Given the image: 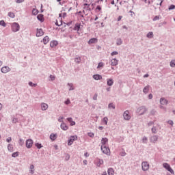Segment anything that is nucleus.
<instances>
[{
	"mask_svg": "<svg viewBox=\"0 0 175 175\" xmlns=\"http://www.w3.org/2000/svg\"><path fill=\"white\" fill-rule=\"evenodd\" d=\"M92 1L90 0H85V4H83V12H90V5H92Z\"/></svg>",
	"mask_w": 175,
	"mask_h": 175,
	"instance_id": "1",
	"label": "nucleus"
},
{
	"mask_svg": "<svg viewBox=\"0 0 175 175\" xmlns=\"http://www.w3.org/2000/svg\"><path fill=\"white\" fill-rule=\"evenodd\" d=\"M100 150H102L103 153L109 156L111 154V150H109V147H107L106 145H102L100 146Z\"/></svg>",
	"mask_w": 175,
	"mask_h": 175,
	"instance_id": "2",
	"label": "nucleus"
},
{
	"mask_svg": "<svg viewBox=\"0 0 175 175\" xmlns=\"http://www.w3.org/2000/svg\"><path fill=\"white\" fill-rule=\"evenodd\" d=\"M20 29V26L19 24L17 23H12V24H11V30L13 32H17Z\"/></svg>",
	"mask_w": 175,
	"mask_h": 175,
	"instance_id": "3",
	"label": "nucleus"
},
{
	"mask_svg": "<svg viewBox=\"0 0 175 175\" xmlns=\"http://www.w3.org/2000/svg\"><path fill=\"white\" fill-rule=\"evenodd\" d=\"M163 166L164 169L167 170L170 173L172 174H174V171L172 170V167H170V165L168 164L167 163H163Z\"/></svg>",
	"mask_w": 175,
	"mask_h": 175,
	"instance_id": "4",
	"label": "nucleus"
},
{
	"mask_svg": "<svg viewBox=\"0 0 175 175\" xmlns=\"http://www.w3.org/2000/svg\"><path fill=\"white\" fill-rule=\"evenodd\" d=\"M142 167L143 172H147L149 170V163L147 161H143L142 163Z\"/></svg>",
	"mask_w": 175,
	"mask_h": 175,
	"instance_id": "5",
	"label": "nucleus"
},
{
	"mask_svg": "<svg viewBox=\"0 0 175 175\" xmlns=\"http://www.w3.org/2000/svg\"><path fill=\"white\" fill-rule=\"evenodd\" d=\"M77 139H78V137L76 135L70 137L68 142V146H71L72 144H73L74 142L77 141Z\"/></svg>",
	"mask_w": 175,
	"mask_h": 175,
	"instance_id": "6",
	"label": "nucleus"
},
{
	"mask_svg": "<svg viewBox=\"0 0 175 175\" xmlns=\"http://www.w3.org/2000/svg\"><path fill=\"white\" fill-rule=\"evenodd\" d=\"M147 111V108L146 107L142 106L138 108L137 113H139V115L145 114Z\"/></svg>",
	"mask_w": 175,
	"mask_h": 175,
	"instance_id": "7",
	"label": "nucleus"
},
{
	"mask_svg": "<svg viewBox=\"0 0 175 175\" xmlns=\"http://www.w3.org/2000/svg\"><path fill=\"white\" fill-rule=\"evenodd\" d=\"M123 118L124 120H125L126 121H129L131 120V115L129 111H125V112H124Z\"/></svg>",
	"mask_w": 175,
	"mask_h": 175,
	"instance_id": "8",
	"label": "nucleus"
},
{
	"mask_svg": "<svg viewBox=\"0 0 175 175\" xmlns=\"http://www.w3.org/2000/svg\"><path fill=\"white\" fill-rule=\"evenodd\" d=\"M103 163H104L103 160H101L100 159H96L94 161V164L97 167H100L102 165H103Z\"/></svg>",
	"mask_w": 175,
	"mask_h": 175,
	"instance_id": "9",
	"label": "nucleus"
},
{
	"mask_svg": "<svg viewBox=\"0 0 175 175\" xmlns=\"http://www.w3.org/2000/svg\"><path fill=\"white\" fill-rule=\"evenodd\" d=\"M10 70H11V69L9 66H3L1 69V72L3 74H7L8 72H10Z\"/></svg>",
	"mask_w": 175,
	"mask_h": 175,
	"instance_id": "10",
	"label": "nucleus"
},
{
	"mask_svg": "<svg viewBox=\"0 0 175 175\" xmlns=\"http://www.w3.org/2000/svg\"><path fill=\"white\" fill-rule=\"evenodd\" d=\"M33 146V140L31 139H29L26 141V147L27 148H31Z\"/></svg>",
	"mask_w": 175,
	"mask_h": 175,
	"instance_id": "11",
	"label": "nucleus"
},
{
	"mask_svg": "<svg viewBox=\"0 0 175 175\" xmlns=\"http://www.w3.org/2000/svg\"><path fill=\"white\" fill-rule=\"evenodd\" d=\"M44 34V32L43 31L42 29H37L36 31V36L37 37H41Z\"/></svg>",
	"mask_w": 175,
	"mask_h": 175,
	"instance_id": "12",
	"label": "nucleus"
},
{
	"mask_svg": "<svg viewBox=\"0 0 175 175\" xmlns=\"http://www.w3.org/2000/svg\"><path fill=\"white\" fill-rule=\"evenodd\" d=\"M40 106H41V109H42V111H46V110H47V109H48V107H49L48 105L46 104L45 103H42L41 105H40Z\"/></svg>",
	"mask_w": 175,
	"mask_h": 175,
	"instance_id": "13",
	"label": "nucleus"
},
{
	"mask_svg": "<svg viewBox=\"0 0 175 175\" xmlns=\"http://www.w3.org/2000/svg\"><path fill=\"white\" fill-rule=\"evenodd\" d=\"M98 42V40L96 38H91L88 41V44H96Z\"/></svg>",
	"mask_w": 175,
	"mask_h": 175,
	"instance_id": "14",
	"label": "nucleus"
},
{
	"mask_svg": "<svg viewBox=\"0 0 175 175\" xmlns=\"http://www.w3.org/2000/svg\"><path fill=\"white\" fill-rule=\"evenodd\" d=\"M118 61L116 59H113L111 61V66H118Z\"/></svg>",
	"mask_w": 175,
	"mask_h": 175,
	"instance_id": "15",
	"label": "nucleus"
},
{
	"mask_svg": "<svg viewBox=\"0 0 175 175\" xmlns=\"http://www.w3.org/2000/svg\"><path fill=\"white\" fill-rule=\"evenodd\" d=\"M100 144H102V146H106V144H108V139L103 138L102 140H100Z\"/></svg>",
	"mask_w": 175,
	"mask_h": 175,
	"instance_id": "16",
	"label": "nucleus"
},
{
	"mask_svg": "<svg viewBox=\"0 0 175 175\" xmlns=\"http://www.w3.org/2000/svg\"><path fill=\"white\" fill-rule=\"evenodd\" d=\"M37 19H38V21H40L41 23H43L44 21V18L43 17V15L41 14L37 16Z\"/></svg>",
	"mask_w": 175,
	"mask_h": 175,
	"instance_id": "17",
	"label": "nucleus"
},
{
	"mask_svg": "<svg viewBox=\"0 0 175 175\" xmlns=\"http://www.w3.org/2000/svg\"><path fill=\"white\" fill-rule=\"evenodd\" d=\"M60 128H62L63 131H67L68 129V126L65 123H62V125H60Z\"/></svg>",
	"mask_w": 175,
	"mask_h": 175,
	"instance_id": "18",
	"label": "nucleus"
},
{
	"mask_svg": "<svg viewBox=\"0 0 175 175\" xmlns=\"http://www.w3.org/2000/svg\"><path fill=\"white\" fill-rule=\"evenodd\" d=\"M107 84L109 86H111L113 85V80L111 79H107Z\"/></svg>",
	"mask_w": 175,
	"mask_h": 175,
	"instance_id": "19",
	"label": "nucleus"
},
{
	"mask_svg": "<svg viewBox=\"0 0 175 175\" xmlns=\"http://www.w3.org/2000/svg\"><path fill=\"white\" fill-rule=\"evenodd\" d=\"M58 44L57 41L53 40L52 42H51L50 46L52 48H55V46H57Z\"/></svg>",
	"mask_w": 175,
	"mask_h": 175,
	"instance_id": "20",
	"label": "nucleus"
},
{
	"mask_svg": "<svg viewBox=\"0 0 175 175\" xmlns=\"http://www.w3.org/2000/svg\"><path fill=\"white\" fill-rule=\"evenodd\" d=\"M93 79H94L96 81H98V80L102 79V76L96 74L93 76Z\"/></svg>",
	"mask_w": 175,
	"mask_h": 175,
	"instance_id": "21",
	"label": "nucleus"
},
{
	"mask_svg": "<svg viewBox=\"0 0 175 175\" xmlns=\"http://www.w3.org/2000/svg\"><path fill=\"white\" fill-rule=\"evenodd\" d=\"M49 42V37H48V36H46L43 38V43L44 44H47Z\"/></svg>",
	"mask_w": 175,
	"mask_h": 175,
	"instance_id": "22",
	"label": "nucleus"
},
{
	"mask_svg": "<svg viewBox=\"0 0 175 175\" xmlns=\"http://www.w3.org/2000/svg\"><path fill=\"white\" fill-rule=\"evenodd\" d=\"M107 174H109V175H114V170L113 168H109L107 170Z\"/></svg>",
	"mask_w": 175,
	"mask_h": 175,
	"instance_id": "23",
	"label": "nucleus"
},
{
	"mask_svg": "<svg viewBox=\"0 0 175 175\" xmlns=\"http://www.w3.org/2000/svg\"><path fill=\"white\" fill-rule=\"evenodd\" d=\"M161 105H167V100H166L165 98H161L160 100Z\"/></svg>",
	"mask_w": 175,
	"mask_h": 175,
	"instance_id": "24",
	"label": "nucleus"
},
{
	"mask_svg": "<svg viewBox=\"0 0 175 175\" xmlns=\"http://www.w3.org/2000/svg\"><path fill=\"white\" fill-rule=\"evenodd\" d=\"M157 141H158V137L154 135L151 137V142L155 143Z\"/></svg>",
	"mask_w": 175,
	"mask_h": 175,
	"instance_id": "25",
	"label": "nucleus"
},
{
	"mask_svg": "<svg viewBox=\"0 0 175 175\" xmlns=\"http://www.w3.org/2000/svg\"><path fill=\"white\" fill-rule=\"evenodd\" d=\"M80 27H81V24L79 23H77L76 25H75V27H74L75 31L80 30Z\"/></svg>",
	"mask_w": 175,
	"mask_h": 175,
	"instance_id": "26",
	"label": "nucleus"
},
{
	"mask_svg": "<svg viewBox=\"0 0 175 175\" xmlns=\"http://www.w3.org/2000/svg\"><path fill=\"white\" fill-rule=\"evenodd\" d=\"M29 172L31 174H33V173H35V166H33V165H31Z\"/></svg>",
	"mask_w": 175,
	"mask_h": 175,
	"instance_id": "27",
	"label": "nucleus"
},
{
	"mask_svg": "<svg viewBox=\"0 0 175 175\" xmlns=\"http://www.w3.org/2000/svg\"><path fill=\"white\" fill-rule=\"evenodd\" d=\"M56 138H57V135L51 134V135H50V139H51L52 141H55Z\"/></svg>",
	"mask_w": 175,
	"mask_h": 175,
	"instance_id": "28",
	"label": "nucleus"
},
{
	"mask_svg": "<svg viewBox=\"0 0 175 175\" xmlns=\"http://www.w3.org/2000/svg\"><path fill=\"white\" fill-rule=\"evenodd\" d=\"M147 38H149V39H152L153 38V32L148 33Z\"/></svg>",
	"mask_w": 175,
	"mask_h": 175,
	"instance_id": "29",
	"label": "nucleus"
},
{
	"mask_svg": "<svg viewBox=\"0 0 175 175\" xmlns=\"http://www.w3.org/2000/svg\"><path fill=\"white\" fill-rule=\"evenodd\" d=\"M108 121H109L108 118L105 117L104 118H103V122H105V125H107V124H108Z\"/></svg>",
	"mask_w": 175,
	"mask_h": 175,
	"instance_id": "30",
	"label": "nucleus"
},
{
	"mask_svg": "<svg viewBox=\"0 0 175 175\" xmlns=\"http://www.w3.org/2000/svg\"><path fill=\"white\" fill-rule=\"evenodd\" d=\"M75 62H76L78 64H80V62H81V57H78L75 58Z\"/></svg>",
	"mask_w": 175,
	"mask_h": 175,
	"instance_id": "31",
	"label": "nucleus"
},
{
	"mask_svg": "<svg viewBox=\"0 0 175 175\" xmlns=\"http://www.w3.org/2000/svg\"><path fill=\"white\" fill-rule=\"evenodd\" d=\"M8 16H10L11 18H14V17H15L14 13H13L12 12H8Z\"/></svg>",
	"mask_w": 175,
	"mask_h": 175,
	"instance_id": "32",
	"label": "nucleus"
},
{
	"mask_svg": "<svg viewBox=\"0 0 175 175\" xmlns=\"http://www.w3.org/2000/svg\"><path fill=\"white\" fill-rule=\"evenodd\" d=\"M149 91V86H146L144 88V89H143V92L147 94Z\"/></svg>",
	"mask_w": 175,
	"mask_h": 175,
	"instance_id": "33",
	"label": "nucleus"
},
{
	"mask_svg": "<svg viewBox=\"0 0 175 175\" xmlns=\"http://www.w3.org/2000/svg\"><path fill=\"white\" fill-rule=\"evenodd\" d=\"M18 156H19V152H16L12 153V157L13 158H16Z\"/></svg>",
	"mask_w": 175,
	"mask_h": 175,
	"instance_id": "34",
	"label": "nucleus"
},
{
	"mask_svg": "<svg viewBox=\"0 0 175 175\" xmlns=\"http://www.w3.org/2000/svg\"><path fill=\"white\" fill-rule=\"evenodd\" d=\"M8 151H10V152H12L13 151V146H12V145H8Z\"/></svg>",
	"mask_w": 175,
	"mask_h": 175,
	"instance_id": "35",
	"label": "nucleus"
},
{
	"mask_svg": "<svg viewBox=\"0 0 175 175\" xmlns=\"http://www.w3.org/2000/svg\"><path fill=\"white\" fill-rule=\"evenodd\" d=\"M170 66H171L172 68H174V67H175V60L171 61V62H170Z\"/></svg>",
	"mask_w": 175,
	"mask_h": 175,
	"instance_id": "36",
	"label": "nucleus"
},
{
	"mask_svg": "<svg viewBox=\"0 0 175 175\" xmlns=\"http://www.w3.org/2000/svg\"><path fill=\"white\" fill-rule=\"evenodd\" d=\"M122 43L121 41V39H117L116 44L118 46H120V44Z\"/></svg>",
	"mask_w": 175,
	"mask_h": 175,
	"instance_id": "37",
	"label": "nucleus"
},
{
	"mask_svg": "<svg viewBox=\"0 0 175 175\" xmlns=\"http://www.w3.org/2000/svg\"><path fill=\"white\" fill-rule=\"evenodd\" d=\"M29 86H31V87H36V86L38 85V84L33 83H32V82H29Z\"/></svg>",
	"mask_w": 175,
	"mask_h": 175,
	"instance_id": "38",
	"label": "nucleus"
},
{
	"mask_svg": "<svg viewBox=\"0 0 175 175\" xmlns=\"http://www.w3.org/2000/svg\"><path fill=\"white\" fill-rule=\"evenodd\" d=\"M36 148H38V149H40V148H42V146H41V144H40V143H36Z\"/></svg>",
	"mask_w": 175,
	"mask_h": 175,
	"instance_id": "39",
	"label": "nucleus"
},
{
	"mask_svg": "<svg viewBox=\"0 0 175 175\" xmlns=\"http://www.w3.org/2000/svg\"><path fill=\"white\" fill-rule=\"evenodd\" d=\"M0 25L3 26V27H5V23L4 21H0Z\"/></svg>",
	"mask_w": 175,
	"mask_h": 175,
	"instance_id": "40",
	"label": "nucleus"
},
{
	"mask_svg": "<svg viewBox=\"0 0 175 175\" xmlns=\"http://www.w3.org/2000/svg\"><path fill=\"white\" fill-rule=\"evenodd\" d=\"M102 8H101V6L100 5H97V7L96 8V11L97 12H100L101 11Z\"/></svg>",
	"mask_w": 175,
	"mask_h": 175,
	"instance_id": "41",
	"label": "nucleus"
},
{
	"mask_svg": "<svg viewBox=\"0 0 175 175\" xmlns=\"http://www.w3.org/2000/svg\"><path fill=\"white\" fill-rule=\"evenodd\" d=\"M68 85H69V87H70V89H69L70 91L74 90V88H73V84H72V83H68Z\"/></svg>",
	"mask_w": 175,
	"mask_h": 175,
	"instance_id": "42",
	"label": "nucleus"
},
{
	"mask_svg": "<svg viewBox=\"0 0 175 175\" xmlns=\"http://www.w3.org/2000/svg\"><path fill=\"white\" fill-rule=\"evenodd\" d=\"M19 144H20V146H23L24 140L23 139H19Z\"/></svg>",
	"mask_w": 175,
	"mask_h": 175,
	"instance_id": "43",
	"label": "nucleus"
},
{
	"mask_svg": "<svg viewBox=\"0 0 175 175\" xmlns=\"http://www.w3.org/2000/svg\"><path fill=\"white\" fill-rule=\"evenodd\" d=\"M169 10H172L175 9V5H171L170 7H169Z\"/></svg>",
	"mask_w": 175,
	"mask_h": 175,
	"instance_id": "44",
	"label": "nucleus"
},
{
	"mask_svg": "<svg viewBox=\"0 0 175 175\" xmlns=\"http://www.w3.org/2000/svg\"><path fill=\"white\" fill-rule=\"evenodd\" d=\"M118 55V53L117 51H113L111 53V56H113V55Z\"/></svg>",
	"mask_w": 175,
	"mask_h": 175,
	"instance_id": "45",
	"label": "nucleus"
},
{
	"mask_svg": "<svg viewBox=\"0 0 175 175\" xmlns=\"http://www.w3.org/2000/svg\"><path fill=\"white\" fill-rule=\"evenodd\" d=\"M103 63H99V64H98L97 68H103Z\"/></svg>",
	"mask_w": 175,
	"mask_h": 175,
	"instance_id": "46",
	"label": "nucleus"
},
{
	"mask_svg": "<svg viewBox=\"0 0 175 175\" xmlns=\"http://www.w3.org/2000/svg\"><path fill=\"white\" fill-rule=\"evenodd\" d=\"M160 19V17L159 16H154V18H153V21H158Z\"/></svg>",
	"mask_w": 175,
	"mask_h": 175,
	"instance_id": "47",
	"label": "nucleus"
},
{
	"mask_svg": "<svg viewBox=\"0 0 175 175\" xmlns=\"http://www.w3.org/2000/svg\"><path fill=\"white\" fill-rule=\"evenodd\" d=\"M88 136L90 137H94V134L92 133H88Z\"/></svg>",
	"mask_w": 175,
	"mask_h": 175,
	"instance_id": "48",
	"label": "nucleus"
},
{
	"mask_svg": "<svg viewBox=\"0 0 175 175\" xmlns=\"http://www.w3.org/2000/svg\"><path fill=\"white\" fill-rule=\"evenodd\" d=\"M11 142H12V137H8V139H6V142L10 143Z\"/></svg>",
	"mask_w": 175,
	"mask_h": 175,
	"instance_id": "49",
	"label": "nucleus"
},
{
	"mask_svg": "<svg viewBox=\"0 0 175 175\" xmlns=\"http://www.w3.org/2000/svg\"><path fill=\"white\" fill-rule=\"evenodd\" d=\"M97 97H98V94H94V96H93V100H96Z\"/></svg>",
	"mask_w": 175,
	"mask_h": 175,
	"instance_id": "50",
	"label": "nucleus"
},
{
	"mask_svg": "<svg viewBox=\"0 0 175 175\" xmlns=\"http://www.w3.org/2000/svg\"><path fill=\"white\" fill-rule=\"evenodd\" d=\"M122 16H119V17L117 18V21L120 22L122 19Z\"/></svg>",
	"mask_w": 175,
	"mask_h": 175,
	"instance_id": "51",
	"label": "nucleus"
},
{
	"mask_svg": "<svg viewBox=\"0 0 175 175\" xmlns=\"http://www.w3.org/2000/svg\"><path fill=\"white\" fill-rule=\"evenodd\" d=\"M109 108H111V109H115V107H114V105H113V104H109Z\"/></svg>",
	"mask_w": 175,
	"mask_h": 175,
	"instance_id": "52",
	"label": "nucleus"
},
{
	"mask_svg": "<svg viewBox=\"0 0 175 175\" xmlns=\"http://www.w3.org/2000/svg\"><path fill=\"white\" fill-rule=\"evenodd\" d=\"M32 14H33L34 15L38 14V11L36 10H32Z\"/></svg>",
	"mask_w": 175,
	"mask_h": 175,
	"instance_id": "53",
	"label": "nucleus"
},
{
	"mask_svg": "<svg viewBox=\"0 0 175 175\" xmlns=\"http://www.w3.org/2000/svg\"><path fill=\"white\" fill-rule=\"evenodd\" d=\"M152 132H153V133H157V130L155 127L152 128Z\"/></svg>",
	"mask_w": 175,
	"mask_h": 175,
	"instance_id": "54",
	"label": "nucleus"
},
{
	"mask_svg": "<svg viewBox=\"0 0 175 175\" xmlns=\"http://www.w3.org/2000/svg\"><path fill=\"white\" fill-rule=\"evenodd\" d=\"M150 113H151L152 116H154V115H155V113H156V111H155L154 109H153V110L151 111Z\"/></svg>",
	"mask_w": 175,
	"mask_h": 175,
	"instance_id": "55",
	"label": "nucleus"
},
{
	"mask_svg": "<svg viewBox=\"0 0 175 175\" xmlns=\"http://www.w3.org/2000/svg\"><path fill=\"white\" fill-rule=\"evenodd\" d=\"M67 121H68L69 122H74V121L72 120V118H67Z\"/></svg>",
	"mask_w": 175,
	"mask_h": 175,
	"instance_id": "56",
	"label": "nucleus"
},
{
	"mask_svg": "<svg viewBox=\"0 0 175 175\" xmlns=\"http://www.w3.org/2000/svg\"><path fill=\"white\" fill-rule=\"evenodd\" d=\"M55 25H57V26H61L62 25V22H60L59 23L57 22H57H55Z\"/></svg>",
	"mask_w": 175,
	"mask_h": 175,
	"instance_id": "57",
	"label": "nucleus"
},
{
	"mask_svg": "<svg viewBox=\"0 0 175 175\" xmlns=\"http://www.w3.org/2000/svg\"><path fill=\"white\" fill-rule=\"evenodd\" d=\"M70 100H67L66 101H65V105H70Z\"/></svg>",
	"mask_w": 175,
	"mask_h": 175,
	"instance_id": "58",
	"label": "nucleus"
},
{
	"mask_svg": "<svg viewBox=\"0 0 175 175\" xmlns=\"http://www.w3.org/2000/svg\"><path fill=\"white\" fill-rule=\"evenodd\" d=\"M142 141H143V143H146L147 141V138L146 137H143Z\"/></svg>",
	"mask_w": 175,
	"mask_h": 175,
	"instance_id": "59",
	"label": "nucleus"
},
{
	"mask_svg": "<svg viewBox=\"0 0 175 175\" xmlns=\"http://www.w3.org/2000/svg\"><path fill=\"white\" fill-rule=\"evenodd\" d=\"M70 125L75 126V121L70 122Z\"/></svg>",
	"mask_w": 175,
	"mask_h": 175,
	"instance_id": "60",
	"label": "nucleus"
},
{
	"mask_svg": "<svg viewBox=\"0 0 175 175\" xmlns=\"http://www.w3.org/2000/svg\"><path fill=\"white\" fill-rule=\"evenodd\" d=\"M23 2H24V0H17V1H16V3H23Z\"/></svg>",
	"mask_w": 175,
	"mask_h": 175,
	"instance_id": "61",
	"label": "nucleus"
},
{
	"mask_svg": "<svg viewBox=\"0 0 175 175\" xmlns=\"http://www.w3.org/2000/svg\"><path fill=\"white\" fill-rule=\"evenodd\" d=\"M168 124H170L171 126H173V121L172 120H169Z\"/></svg>",
	"mask_w": 175,
	"mask_h": 175,
	"instance_id": "62",
	"label": "nucleus"
},
{
	"mask_svg": "<svg viewBox=\"0 0 175 175\" xmlns=\"http://www.w3.org/2000/svg\"><path fill=\"white\" fill-rule=\"evenodd\" d=\"M83 165H88V161L87 160H83Z\"/></svg>",
	"mask_w": 175,
	"mask_h": 175,
	"instance_id": "63",
	"label": "nucleus"
},
{
	"mask_svg": "<svg viewBox=\"0 0 175 175\" xmlns=\"http://www.w3.org/2000/svg\"><path fill=\"white\" fill-rule=\"evenodd\" d=\"M50 78H51V80H52V81L55 80V76H53V75H51Z\"/></svg>",
	"mask_w": 175,
	"mask_h": 175,
	"instance_id": "64",
	"label": "nucleus"
}]
</instances>
